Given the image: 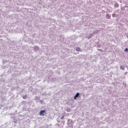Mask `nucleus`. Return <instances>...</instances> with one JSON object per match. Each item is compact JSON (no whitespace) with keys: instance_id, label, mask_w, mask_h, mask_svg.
Segmentation results:
<instances>
[{"instance_id":"nucleus-5","label":"nucleus","mask_w":128,"mask_h":128,"mask_svg":"<svg viewBox=\"0 0 128 128\" xmlns=\"http://www.w3.org/2000/svg\"><path fill=\"white\" fill-rule=\"evenodd\" d=\"M28 96H26V95H24V96H22V98L24 99V100H26V97Z\"/></svg>"},{"instance_id":"nucleus-4","label":"nucleus","mask_w":128,"mask_h":128,"mask_svg":"<svg viewBox=\"0 0 128 128\" xmlns=\"http://www.w3.org/2000/svg\"><path fill=\"white\" fill-rule=\"evenodd\" d=\"M76 52H80V47L76 48Z\"/></svg>"},{"instance_id":"nucleus-6","label":"nucleus","mask_w":128,"mask_h":128,"mask_svg":"<svg viewBox=\"0 0 128 128\" xmlns=\"http://www.w3.org/2000/svg\"><path fill=\"white\" fill-rule=\"evenodd\" d=\"M112 18H116V14H112Z\"/></svg>"},{"instance_id":"nucleus-8","label":"nucleus","mask_w":128,"mask_h":128,"mask_svg":"<svg viewBox=\"0 0 128 128\" xmlns=\"http://www.w3.org/2000/svg\"><path fill=\"white\" fill-rule=\"evenodd\" d=\"M128 48H126L125 50H124V52H128Z\"/></svg>"},{"instance_id":"nucleus-10","label":"nucleus","mask_w":128,"mask_h":128,"mask_svg":"<svg viewBox=\"0 0 128 128\" xmlns=\"http://www.w3.org/2000/svg\"><path fill=\"white\" fill-rule=\"evenodd\" d=\"M116 6H117V8L118 6V4H116Z\"/></svg>"},{"instance_id":"nucleus-9","label":"nucleus","mask_w":128,"mask_h":128,"mask_svg":"<svg viewBox=\"0 0 128 128\" xmlns=\"http://www.w3.org/2000/svg\"><path fill=\"white\" fill-rule=\"evenodd\" d=\"M64 118V116H63L61 118V120H62V118Z\"/></svg>"},{"instance_id":"nucleus-1","label":"nucleus","mask_w":128,"mask_h":128,"mask_svg":"<svg viewBox=\"0 0 128 128\" xmlns=\"http://www.w3.org/2000/svg\"><path fill=\"white\" fill-rule=\"evenodd\" d=\"M46 110H41L39 113L40 116H44V114H46Z\"/></svg>"},{"instance_id":"nucleus-7","label":"nucleus","mask_w":128,"mask_h":128,"mask_svg":"<svg viewBox=\"0 0 128 128\" xmlns=\"http://www.w3.org/2000/svg\"><path fill=\"white\" fill-rule=\"evenodd\" d=\"M120 68L122 70H124V68L120 66Z\"/></svg>"},{"instance_id":"nucleus-3","label":"nucleus","mask_w":128,"mask_h":128,"mask_svg":"<svg viewBox=\"0 0 128 128\" xmlns=\"http://www.w3.org/2000/svg\"><path fill=\"white\" fill-rule=\"evenodd\" d=\"M78 96H80V93H77L74 97V100H76V98H78Z\"/></svg>"},{"instance_id":"nucleus-2","label":"nucleus","mask_w":128,"mask_h":128,"mask_svg":"<svg viewBox=\"0 0 128 128\" xmlns=\"http://www.w3.org/2000/svg\"><path fill=\"white\" fill-rule=\"evenodd\" d=\"M106 18L108 19L110 18V14H107L106 16Z\"/></svg>"}]
</instances>
